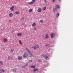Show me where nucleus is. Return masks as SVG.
I'll return each instance as SVG.
<instances>
[{
	"label": "nucleus",
	"instance_id": "1",
	"mask_svg": "<svg viewBox=\"0 0 73 73\" xmlns=\"http://www.w3.org/2000/svg\"><path fill=\"white\" fill-rule=\"evenodd\" d=\"M36 0H32V2H28V4L29 5H32L36 1Z\"/></svg>",
	"mask_w": 73,
	"mask_h": 73
},
{
	"label": "nucleus",
	"instance_id": "2",
	"mask_svg": "<svg viewBox=\"0 0 73 73\" xmlns=\"http://www.w3.org/2000/svg\"><path fill=\"white\" fill-rule=\"evenodd\" d=\"M28 55V54L27 52H25L23 55L24 57H27Z\"/></svg>",
	"mask_w": 73,
	"mask_h": 73
},
{
	"label": "nucleus",
	"instance_id": "3",
	"mask_svg": "<svg viewBox=\"0 0 73 73\" xmlns=\"http://www.w3.org/2000/svg\"><path fill=\"white\" fill-rule=\"evenodd\" d=\"M39 48V46L38 45H36L34 46V47H33V48H34V50H35L36 48Z\"/></svg>",
	"mask_w": 73,
	"mask_h": 73
},
{
	"label": "nucleus",
	"instance_id": "4",
	"mask_svg": "<svg viewBox=\"0 0 73 73\" xmlns=\"http://www.w3.org/2000/svg\"><path fill=\"white\" fill-rule=\"evenodd\" d=\"M26 49L28 51V53H29L30 54H31L32 53L31 51L27 48H26Z\"/></svg>",
	"mask_w": 73,
	"mask_h": 73
},
{
	"label": "nucleus",
	"instance_id": "5",
	"mask_svg": "<svg viewBox=\"0 0 73 73\" xmlns=\"http://www.w3.org/2000/svg\"><path fill=\"white\" fill-rule=\"evenodd\" d=\"M13 8H14V6L12 7L11 8H10V10L12 11H14V9H13Z\"/></svg>",
	"mask_w": 73,
	"mask_h": 73
},
{
	"label": "nucleus",
	"instance_id": "6",
	"mask_svg": "<svg viewBox=\"0 0 73 73\" xmlns=\"http://www.w3.org/2000/svg\"><path fill=\"white\" fill-rule=\"evenodd\" d=\"M54 33H51L50 34L51 38H53L54 37Z\"/></svg>",
	"mask_w": 73,
	"mask_h": 73
},
{
	"label": "nucleus",
	"instance_id": "7",
	"mask_svg": "<svg viewBox=\"0 0 73 73\" xmlns=\"http://www.w3.org/2000/svg\"><path fill=\"white\" fill-rule=\"evenodd\" d=\"M23 58L21 56H19L18 58V59L19 60H21Z\"/></svg>",
	"mask_w": 73,
	"mask_h": 73
},
{
	"label": "nucleus",
	"instance_id": "8",
	"mask_svg": "<svg viewBox=\"0 0 73 73\" xmlns=\"http://www.w3.org/2000/svg\"><path fill=\"white\" fill-rule=\"evenodd\" d=\"M13 14H12V13H10L9 14V16L10 17H13Z\"/></svg>",
	"mask_w": 73,
	"mask_h": 73
},
{
	"label": "nucleus",
	"instance_id": "9",
	"mask_svg": "<svg viewBox=\"0 0 73 73\" xmlns=\"http://www.w3.org/2000/svg\"><path fill=\"white\" fill-rule=\"evenodd\" d=\"M17 36H21L22 34L21 33H18L17 35Z\"/></svg>",
	"mask_w": 73,
	"mask_h": 73
},
{
	"label": "nucleus",
	"instance_id": "10",
	"mask_svg": "<svg viewBox=\"0 0 73 73\" xmlns=\"http://www.w3.org/2000/svg\"><path fill=\"white\" fill-rule=\"evenodd\" d=\"M56 11H57L56 9V8L54 9L53 10V12L54 13H55V12Z\"/></svg>",
	"mask_w": 73,
	"mask_h": 73
},
{
	"label": "nucleus",
	"instance_id": "11",
	"mask_svg": "<svg viewBox=\"0 0 73 73\" xmlns=\"http://www.w3.org/2000/svg\"><path fill=\"white\" fill-rule=\"evenodd\" d=\"M7 39L5 38L3 39V41L5 42H6L7 41Z\"/></svg>",
	"mask_w": 73,
	"mask_h": 73
},
{
	"label": "nucleus",
	"instance_id": "12",
	"mask_svg": "<svg viewBox=\"0 0 73 73\" xmlns=\"http://www.w3.org/2000/svg\"><path fill=\"white\" fill-rule=\"evenodd\" d=\"M13 70V72L14 73H15L16 72V71H17V70L16 69H14Z\"/></svg>",
	"mask_w": 73,
	"mask_h": 73
},
{
	"label": "nucleus",
	"instance_id": "13",
	"mask_svg": "<svg viewBox=\"0 0 73 73\" xmlns=\"http://www.w3.org/2000/svg\"><path fill=\"white\" fill-rule=\"evenodd\" d=\"M37 11L38 12H41V9H40V8L38 9V10Z\"/></svg>",
	"mask_w": 73,
	"mask_h": 73
},
{
	"label": "nucleus",
	"instance_id": "14",
	"mask_svg": "<svg viewBox=\"0 0 73 73\" xmlns=\"http://www.w3.org/2000/svg\"><path fill=\"white\" fill-rule=\"evenodd\" d=\"M33 71L34 72L36 71H38V70L36 68H35L33 69Z\"/></svg>",
	"mask_w": 73,
	"mask_h": 73
},
{
	"label": "nucleus",
	"instance_id": "15",
	"mask_svg": "<svg viewBox=\"0 0 73 73\" xmlns=\"http://www.w3.org/2000/svg\"><path fill=\"white\" fill-rule=\"evenodd\" d=\"M49 38V36H48V34H47V35H46V36L45 38L46 39H47V38Z\"/></svg>",
	"mask_w": 73,
	"mask_h": 73
},
{
	"label": "nucleus",
	"instance_id": "16",
	"mask_svg": "<svg viewBox=\"0 0 73 73\" xmlns=\"http://www.w3.org/2000/svg\"><path fill=\"white\" fill-rule=\"evenodd\" d=\"M12 56H9L8 57V59L9 60H11V59H12Z\"/></svg>",
	"mask_w": 73,
	"mask_h": 73
},
{
	"label": "nucleus",
	"instance_id": "17",
	"mask_svg": "<svg viewBox=\"0 0 73 73\" xmlns=\"http://www.w3.org/2000/svg\"><path fill=\"white\" fill-rule=\"evenodd\" d=\"M56 7L57 9V8H58V9H60V6L58 5L57 6H56Z\"/></svg>",
	"mask_w": 73,
	"mask_h": 73
},
{
	"label": "nucleus",
	"instance_id": "18",
	"mask_svg": "<svg viewBox=\"0 0 73 73\" xmlns=\"http://www.w3.org/2000/svg\"><path fill=\"white\" fill-rule=\"evenodd\" d=\"M19 43L20 45H22V43L21 42V40H20L19 41Z\"/></svg>",
	"mask_w": 73,
	"mask_h": 73
},
{
	"label": "nucleus",
	"instance_id": "19",
	"mask_svg": "<svg viewBox=\"0 0 73 73\" xmlns=\"http://www.w3.org/2000/svg\"><path fill=\"white\" fill-rule=\"evenodd\" d=\"M32 10L31 9H29V13H31L32 12Z\"/></svg>",
	"mask_w": 73,
	"mask_h": 73
},
{
	"label": "nucleus",
	"instance_id": "20",
	"mask_svg": "<svg viewBox=\"0 0 73 73\" xmlns=\"http://www.w3.org/2000/svg\"><path fill=\"white\" fill-rule=\"evenodd\" d=\"M36 25V24L35 23H33L32 25V26L34 27H35Z\"/></svg>",
	"mask_w": 73,
	"mask_h": 73
},
{
	"label": "nucleus",
	"instance_id": "21",
	"mask_svg": "<svg viewBox=\"0 0 73 73\" xmlns=\"http://www.w3.org/2000/svg\"><path fill=\"white\" fill-rule=\"evenodd\" d=\"M0 70L1 72H5V70H4L3 69H0Z\"/></svg>",
	"mask_w": 73,
	"mask_h": 73
},
{
	"label": "nucleus",
	"instance_id": "22",
	"mask_svg": "<svg viewBox=\"0 0 73 73\" xmlns=\"http://www.w3.org/2000/svg\"><path fill=\"white\" fill-rule=\"evenodd\" d=\"M31 67L32 68H35L36 66H32Z\"/></svg>",
	"mask_w": 73,
	"mask_h": 73
},
{
	"label": "nucleus",
	"instance_id": "23",
	"mask_svg": "<svg viewBox=\"0 0 73 73\" xmlns=\"http://www.w3.org/2000/svg\"><path fill=\"white\" fill-rule=\"evenodd\" d=\"M15 13L17 14H18L19 13V12L18 11H17Z\"/></svg>",
	"mask_w": 73,
	"mask_h": 73
},
{
	"label": "nucleus",
	"instance_id": "24",
	"mask_svg": "<svg viewBox=\"0 0 73 73\" xmlns=\"http://www.w3.org/2000/svg\"><path fill=\"white\" fill-rule=\"evenodd\" d=\"M45 59L47 60V58H48V56L46 55L45 56Z\"/></svg>",
	"mask_w": 73,
	"mask_h": 73
},
{
	"label": "nucleus",
	"instance_id": "25",
	"mask_svg": "<svg viewBox=\"0 0 73 73\" xmlns=\"http://www.w3.org/2000/svg\"><path fill=\"white\" fill-rule=\"evenodd\" d=\"M3 62L0 61V64L3 65Z\"/></svg>",
	"mask_w": 73,
	"mask_h": 73
},
{
	"label": "nucleus",
	"instance_id": "26",
	"mask_svg": "<svg viewBox=\"0 0 73 73\" xmlns=\"http://www.w3.org/2000/svg\"><path fill=\"white\" fill-rule=\"evenodd\" d=\"M37 61H38V62H41V60L40 59H38Z\"/></svg>",
	"mask_w": 73,
	"mask_h": 73
},
{
	"label": "nucleus",
	"instance_id": "27",
	"mask_svg": "<svg viewBox=\"0 0 73 73\" xmlns=\"http://www.w3.org/2000/svg\"><path fill=\"white\" fill-rule=\"evenodd\" d=\"M31 55V56H30V57H34V56L31 53V54H30Z\"/></svg>",
	"mask_w": 73,
	"mask_h": 73
},
{
	"label": "nucleus",
	"instance_id": "28",
	"mask_svg": "<svg viewBox=\"0 0 73 73\" xmlns=\"http://www.w3.org/2000/svg\"><path fill=\"white\" fill-rule=\"evenodd\" d=\"M14 51V50L11 49V50H10V52H13Z\"/></svg>",
	"mask_w": 73,
	"mask_h": 73
},
{
	"label": "nucleus",
	"instance_id": "29",
	"mask_svg": "<svg viewBox=\"0 0 73 73\" xmlns=\"http://www.w3.org/2000/svg\"><path fill=\"white\" fill-rule=\"evenodd\" d=\"M57 17H58L59 15V14L58 13H57Z\"/></svg>",
	"mask_w": 73,
	"mask_h": 73
},
{
	"label": "nucleus",
	"instance_id": "30",
	"mask_svg": "<svg viewBox=\"0 0 73 73\" xmlns=\"http://www.w3.org/2000/svg\"><path fill=\"white\" fill-rule=\"evenodd\" d=\"M46 8L45 7H44L43 8V10L44 11L46 10Z\"/></svg>",
	"mask_w": 73,
	"mask_h": 73
},
{
	"label": "nucleus",
	"instance_id": "31",
	"mask_svg": "<svg viewBox=\"0 0 73 73\" xmlns=\"http://www.w3.org/2000/svg\"><path fill=\"white\" fill-rule=\"evenodd\" d=\"M43 21L42 20H40V22L42 23V22H43Z\"/></svg>",
	"mask_w": 73,
	"mask_h": 73
},
{
	"label": "nucleus",
	"instance_id": "32",
	"mask_svg": "<svg viewBox=\"0 0 73 73\" xmlns=\"http://www.w3.org/2000/svg\"><path fill=\"white\" fill-rule=\"evenodd\" d=\"M32 60H29V62H32Z\"/></svg>",
	"mask_w": 73,
	"mask_h": 73
},
{
	"label": "nucleus",
	"instance_id": "33",
	"mask_svg": "<svg viewBox=\"0 0 73 73\" xmlns=\"http://www.w3.org/2000/svg\"><path fill=\"white\" fill-rule=\"evenodd\" d=\"M34 30H36V28L35 27L34 28Z\"/></svg>",
	"mask_w": 73,
	"mask_h": 73
},
{
	"label": "nucleus",
	"instance_id": "34",
	"mask_svg": "<svg viewBox=\"0 0 73 73\" xmlns=\"http://www.w3.org/2000/svg\"><path fill=\"white\" fill-rule=\"evenodd\" d=\"M55 1V0H52V2H54Z\"/></svg>",
	"mask_w": 73,
	"mask_h": 73
},
{
	"label": "nucleus",
	"instance_id": "35",
	"mask_svg": "<svg viewBox=\"0 0 73 73\" xmlns=\"http://www.w3.org/2000/svg\"><path fill=\"white\" fill-rule=\"evenodd\" d=\"M44 2L46 3V0H44Z\"/></svg>",
	"mask_w": 73,
	"mask_h": 73
},
{
	"label": "nucleus",
	"instance_id": "36",
	"mask_svg": "<svg viewBox=\"0 0 73 73\" xmlns=\"http://www.w3.org/2000/svg\"><path fill=\"white\" fill-rule=\"evenodd\" d=\"M42 56H43V57H44V54H43V55H42Z\"/></svg>",
	"mask_w": 73,
	"mask_h": 73
},
{
	"label": "nucleus",
	"instance_id": "37",
	"mask_svg": "<svg viewBox=\"0 0 73 73\" xmlns=\"http://www.w3.org/2000/svg\"><path fill=\"white\" fill-rule=\"evenodd\" d=\"M11 21V20H9V22H10Z\"/></svg>",
	"mask_w": 73,
	"mask_h": 73
},
{
	"label": "nucleus",
	"instance_id": "38",
	"mask_svg": "<svg viewBox=\"0 0 73 73\" xmlns=\"http://www.w3.org/2000/svg\"><path fill=\"white\" fill-rule=\"evenodd\" d=\"M22 67L23 68H24L25 67L24 66H22Z\"/></svg>",
	"mask_w": 73,
	"mask_h": 73
},
{
	"label": "nucleus",
	"instance_id": "39",
	"mask_svg": "<svg viewBox=\"0 0 73 73\" xmlns=\"http://www.w3.org/2000/svg\"><path fill=\"white\" fill-rule=\"evenodd\" d=\"M59 2H60L61 1V0H59Z\"/></svg>",
	"mask_w": 73,
	"mask_h": 73
},
{
	"label": "nucleus",
	"instance_id": "40",
	"mask_svg": "<svg viewBox=\"0 0 73 73\" xmlns=\"http://www.w3.org/2000/svg\"><path fill=\"white\" fill-rule=\"evenodd\" d=\"M23 19V18H21V19Z\"/></svg>",
	"mask_w": 73,
	"mask_h": 73
},
{
	"label": "nucleus",
	"instance_id": "41",
	"mask_svg": "<svg viewBox=\"0 0 73 73\" xmlns=\"http://www.w3.org/2000/svg\"><path fill=\"white\" fill-rule=\"evenodd\" d=\"M47 45H47L46 44V46H47Z\"/></svg>",
	"mask_w": 73,
	"mask_h": 73
},
{
	"label": "nucleus",
	"instance_id": "42",
	"mask_svg": "<svg viewBox=\"0 0 73 73\" xmlns=\"http://www.w3.org/2000/svg\"><path fill=\"white\" fill-rule=\"evenodd\" d=\"M0 73H1V72H0Z\"/></svg>",
	"mask_w": 73,
	"mask_h": 73
}]
</instances>
